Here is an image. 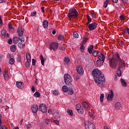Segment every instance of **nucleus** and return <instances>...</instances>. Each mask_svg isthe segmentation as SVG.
I'll return each mask as SVG.
<instances>
[{
    "mask_svg": "<svg viewBox=\"0 0 129 129\" xmlns=\"http://www.w3.org/2000/svg\"><path fill=\"white\" fill-rule=\"evenodd\" d=\"M92 74L94 77L96 84L99 87H104L105 86V79L104 75L98 69L93 70Z\"/></svg>",
    "mask_w": 129,
    "mask_h": 129,
    "instance_id": "nucleus-1",
    "label": "nucleus"
},
{
    "mask_svg": "<svg viewBox=\"0 0 129 129\" xmlns=\"http://www.w3.org/2000/svg\"><path fill=\"white\" fill-rule=\"evenodd\" d=\"M117 61H121V58H119L118 53H115L112 58H109L110 67L112 68L113 69L116 68L117 66Z\"/></svg>",
    "mask_w": 129,
    "mask_h": 129,
    "instance_id": "nucleus-2",
    "label": "nucleus"
},
{
    "mask_svg": "<svg viewBox=\"0 0 129 129\" xmlns=\"http://www.w3.org/2000/svg\"><path fill=\"white\" fill-rule=\"evenodd\" d=\"M78 18V12L75 8H72L69 10L68 19L71 21V19H76Z\"/></svg>",
    "mask_w": 129,
    "mask_h": 129,
    "instance_id": "nucleus-3",
    "label": "nucleus"
},
{
    "mask_svg": "<svg viewBox=\"0 0 129 129\" xmlns=\"http://www.w3.org/2000/svg\"><path fill=\"white\" fill-rule=\"evenodd\" d=\"M64 80L67 85H72V77L69 74H64Z\"/></svg>",
    "mask_w": 129,
    "mask_h": 129,
    "instance_id": "nucleus-4",
    "label": "nucleus"
},
{
    "mask_svg": "<svg viewBox=\"0 0 129 129\" xmlns=\"http://www.w3.org/2000/svg\"><path fill=\"white\" fill-rule=\"evenodd\" d=\"M85 127L86 129H95V126L92 122L89 121L85 122Z\"/></svg>",
    "mask_w": 129,
    "mask_h": 129,
    "instance_id": "nucleus-5",
    "label": "nucleus"
},
{
    "mask_svg": "<svg viewBox=\"0 0 129 129\" xmlns=\"http://www.w3.org/2000/svg\"><path fill=\"white\" fill-rule=\"evenodd\" d=\"M58 47H59V44L56 42H53L50 44L49 49L50 50H53V51H56L57 49H58Z\"/></svg>",
    "mask_w": 129,
    "mask_h": 129,
    "instance_id": "nucleus-6",
    "label": "nucleus"
},
{
    "mask_svg": "<svg viewBox=\"0 0 129 129\" xmlns=\"http://www.w3.org/2000/svg\"><path fill=\"white\" fill-rule=\"evenodd\" d=\"M39 109L42 112H47V106L45 104H40L39 105Z\"/></svg>",
    "mask_w": 129,
    "mask_h": 129,
    "instance_id": "nucleus-7",
    "label": "nucleus"
},
{
    "mask_svg": "<svg viewBox=\"0 0 129 129\" xmlns=\"http://www.w3.org/2000/svg\"><path fill=\"white\" fill-rule=\"evenodd\" d=\"M88 28L90 31H93L97 28V24L95 23H93L89 24Z\"/></svg>",
    "mask_w": 129,
    "mask_h": 129,
    "instance_id": "nucleus-8",
    "label": "nucleus"
},
{
    "mask_svg": "<svg viewBox=\"0 0 129 129\" xmlns=\"http://www.w3.org/2000/svg\"><path fill=\"white\" fill-rule=\"evenodd\" d=\"M76 109L77 110V111H78L79 113H81V114H82V113L84 112V110H83V108L81 107L80 105H79V104H78L76 105Z\"/></svg>",
    "mask_w": 129,
    "mask_h": 129,
    "instance_id": "nucleus-9",
    "label": "nucleus"
},
{
    "mask_svg": "<svg viewBox=\"0 0 129 129\" xmlns=\"http://www.w3.org/2000/svg\"><path fill=\"white\" fill-rule=\"evenodd\" d=\"M113 92L112 90H110L108 94V96H107V100H109L110 101H112L113 98Z\"/></svg>",
    "mask_w": 129,
    "mask_h": 129,
    "instance_id": "nucleus-10",
    "label": "nucleus"
},
{
    "mask_svg": "<svg viewBox=\"0 0 129 129\" xmlns=\"http://www.w3.org/2000/svg\"><path fill=\"white\" fill-rule=\"evenodd\" d=\"M77 71L80 75H82L83 73H84V70H83V68L81 67V66H78L77 68Z\"/></svg>",
    "mask_w": 129,
    "mask_h": 129,
    "instance_id": "nucleus-11",
    "label": "nucleus"
},
{
    "mask_svg": "<svg viewBox=\"0 0 129 129\" xmlns=\"http://www.w3.org/2000/svg\"><path fill=\"white\" fill-rule=\"evenodd\" d=\"M24 31H25V29H24L23 27H20L18 29L17 33L20 37H23V35H24Z\"/></svg>",
    "mask_w": 129,
    "mask_h": 129,
    "instance_id": "nucleus-12",
    "label": "nucleus"
},
{
    "mask_svg": "<svg viewBox=\"0 0 129 129\" xmlns=\"http://www.w3.org/2000/svg\"><path fill=\"white\" fill-rule=\"evenodd\" d=\"M31 110L33 113H37L38 112V110H39V108L38 107V105L36 104H34L31 107Z\"/></svg>",
    "mask_w": 129,
    "mask_h": 129,
    "instance_id": "nucleus-13",
    "label": "nucleus"
},
{
    "mask_svg": "<svg viewBox=\"0 0 129 129\" xmlns=\"http://www.w3.org/2000/svg\"><path fill=\"white\" fill-rule=\"evenodd\" d=\"M16 86L18 88L22 89L24 86V83L23 82H16Z\"/></svg>",
    "mask_w": 129,
    "mask_h": 129,
    "instance_id": "nucleus-14",
    "label": "nucleus"
},
{
    "mask_svg": "<svg viewBox=\"0 0 129 129\" xmlns=\"http://www.w3.org/2000/svg\"><path fill=\"white\" fill-rule=\"evenodd\" d=\"M98 58L100 61H102L103 62H104V60H105V56L102 53H101L100 54L98 55Z\"/></svg>",
    "mask_w": 129,
    "mask_h": 129,
    "instance_id": "nucleus-15",
    "label": "nucleus"
},
{
    "mask_svg": "<svg viewBox=\"0 0 129 129\" xmlns=\"http://www.w3.org/2000/svg\"><path fill=\"white\" fill-rule=\"evenodd\" d=\"M49 24V22H48V21L44 20L43 22V27L44 29H47L48 28V25Z\"/></svg>",
    "mask_w": 129,
    "mask_h": 129,
    "instance_id": "nucleus-16",
    "label": "nucleus"
},
{
    "mask_svg": "<svg viewBox=\"0 0 129 129\" xmlns=\"http://www.w3.org/2000/svg\"><path fill=\"white\" fill-rule=\"evenodd\" d=\"M115 107L116 109H120L121 108V104L120 102H117L115 103Z\"/></svg>",
    "mask_w": 129,
    "mask_h": 129,
    "instance_id": "nucleus-17",
    "label": "nucleus"
},
{
    "mask_svg": "<svg viewBox=\"0 0 129 129\" xmlns=\"http://www.w3.org/2000/svg\"><path fill=\"white\" fill-rule=\"evenodd\" d=\"M10 50L12 52H16V51H17V47H16V45H12L10 47Z\"/></svg>",
    "mask_w": 129,
    "mask_h": 129,
    "instance_id": "nucleus-18",
    "label": "nucleus"
},
{
    "mask_svg": "<svg viewBox=\"0 0 129 129\" xmlns=\"http://www.w3.org/2000/svg\"><path fill=\"white\" fill-rule=\"evenodd\" d=\"M20 41V39L18 37H14L13 39L14 44H18Z\"/></svg>",
    "mask_w": 129,
    "mask_h": 129,
    "instance_id": "nucleus-19",
    "label": "nucleus"
},
{
    "mask_svg": "<svg viewBox=\"0 0 129 129\" xmlns=\"http://www.w3.org/2000/svg\"><path fill=\"white\" fill-rule=\"evenodd\" d=\"M1 36L3 39H5L6 38V36H7V33H6V30H3L1 31Z\"/></svg>",
    "mask_w": 129,
    "mask_h": 129,
    "instance_id": "nucleus-20",
    "label": "nucleus"
},
{
    "mask_svg": "<svg viewBox=\"0 0 129 129\" xmlns=\"http://www.w3.org/2000/svg\"><path fill=\"white\" fill-rule=\"evenodd\" d=\"M3 75L4 76L5 80H8V79H9V74H8V73H7V72H6V71L4 72Z\"/></svg>",
    "mask_w": 129,
    "mask_h": 129,
    "instance_id": "nucleus-21",
    "label": "nucleus"
},
{
    "mask_svg": "<svg viewBox=\"0 0 129 129\" xmlns=\"http://www.w3.org/2000/svg\"><path fill=\"white\" fill-rule=\"evenodd\" d=\"M92 50H93V45H91L88 48V52L89 54H92Z\"/></svg>",
    "mask_w": 129,
    "mask_h": 129,
    "instance_id": "nucleus-22",
    "label": "nucleus"
},
{
    "mask_svg": "<svg viewBox=\"0 0 129 129\" xmlns=\"http://www.w3.org/2000/svg\"><path fill=\"white\" fill-rule=\"evenodd\" d=\"M120 82L122 86H124V87H126V86H127V84H126V82H125V81H124V80H123V79H121L120 80Z\"/></svg>",
    "mask_w": 129,
    "mask_h": 129,
    "instance_id": "nucleus-23",
    "label": "nucleus"
},
{
    "mask_svg": "<svg viewBox=\"0 0 129 129\" xmlns=\"http://www.w3.org/2000/svg\"><path fill=\"white\" fill-rule=\"evenodd\" d=\"M83 105L85 107V108H86V109H89V105L87 103H86V102H84V103H83Z\"/></svg>",
    "mask_w": 129,
    "mask_h": 129,
    "instance_id": "nucleus-24",
    "label": "nucleus"
},
{
    "mask_svg": "<svg viewBox=\"0 0 129 129\" xmlns=\"http://www.w3.org/2000/svg\"><path fill=\"white\" fill-rule=\"evenodd\" d=\"M116 74L118 77H120V76H121V70H120V68H118L116 72Z\"/></svg>",
    "mask_w": 129,
    "mask_h": 129,
    "instance_id": "nucleus-25",
    "label": "nucleus"
},
{
    "mask_svg": "<svg viewBox=\"0 0 129 129\" xmlns=\"http://www.w3.org/2000/svg\"><path fill=\"white\" fill-rule=\"evenodd\" d=\"M64 61V65H68V63L70 61V59L69 58V57H65Z\"/></svg>",
    "mask_w": 129,
    "mask_h": 129,
    "instance_id": "nucleus-26",
    "label": "nucleus"
},
{
    "mask_svg": "<svg viewBox=\"0 0 129 129\" xmlns=\"http://www.w3.org/2000/svg\"><path fill=\"white\" fill-rule=\"evenodd\" d=\"M26 56L27 61H31V54L29 52L26 53Z\"/></svg>",
    "mask_w": 129,
    "mask_h": 129,
    "instance_id": "nucleus-27",
    "label": "nucleus"
},
{
    "mask_svg": "<svg viewBox=\"0 0 129 129\" xmlns=\"http://www.w3.org/2000/svg\"><path fill=\"white\" fill-rule=\"evenodd\" d=\"M40 59H41V62L42 65L43 66H45V63H44L45 60L44 59V57L42 56V55H40Z\"/></svg>",
    "mask_w": 129,
    "mask_h": 129,
    "instance_id": "nucleus-28",
    "label": "nucleus"
},
{
    "mask_svg": "<svg viewBox=\"0 0 129 129\" xmlns=\"http://www.w3.org/2000/svg\"><path fill=\"white\" fill-rule=\"evenodd\" d=\"M99 53V51H97L95 50H93V56H94V57H96V56H97V55H98V53Z\"/></svg>",
    "mask_w": 129,
    "mask_h": 129,
    "instance_id": "nucleus-29",
    "label": "nucleus"
},
{
    "mask_svg": "<svg viewBox=\"0 0 129 129\" xmlns=\"http://www.w3.org/2000/svg\"><path fill=\"white\" fill-rule=\"evenodd\" d=\"M15 63V59L14 58H11L9 60V64L11 65H14Z\"/></svg>",
    "mask_w": 129,
    "mask_h": 129,
    "instance_id": "nucleus-30",
    "label": "nucleus"
},
{
    "mask_svg": "<svg viewBox=\"0 0 129 129\" xmlns=\"http://www.w3.org/2000/svg\"><path fill=\"white\" fill-rule=\"evenodd\" d=\"M53 95H55V96H57V95H59V94H60V93H59L58 90H54L53 91Z\"/></svg>",
    "mask_w": 129,
    "mask_h": 129,
    "instance_id": "nucleus-31",
    "label": "nucleus"
},
{
    "mask_svg": "<svg viewBox=\"0 0 129 129\" xmlns=\"http://www.w3.org/2000/svg\"><path fill=\"white\" fill-rule=\"evenodd\" d=\"M62 90L63 92H67V91H68V87H67V86H63L62 87Z\"/></svg>",
    "mask_w": 129,
    "mask_h": 129,
    "instance_id": "nucleus-32",
    "label": "nucleus"
},
{
    "mask_svg": "<svg viewBox=\"0 0 129 129\" xmlns=\"http://www.w3.org/2000/svg\"><path fill=\"white\" fill-rule=\"evenodd\" d=\"M74 78L75 80L77 81L78 79H79V78H80V76L77 74H75Z\"/></svg>",
    "mask_w": 129,
    "mask_h": 129,
    "instance_id": "nucleus-33",
    "label": "nucleus"
},
{
    "mask_svg": "<svg viewBox=\"0 0 129 129\" xmlns=\"http://www.w3.org/2000/svg\"><path fill=\"white\" fill-rule=\"evenodd\" d=\"M18 47L20 48V49H23V48H24V47H25V44L21 43V42H19L18 44Z\"/></svg>",
    "mask_w": 129,
    "mask_h": 129,
    "instance_id": "nucleus-34",
    "label": "nucleus"
},
{
    "mask_svg": "<svg viewBox=\"0 0 129 129\" xmlns=\"http://www.w3.org/2000/svg\"><path fill=\"white\" fill-rule=\"evenodd\" d=\"M68 91L69 95H72L74 93V91L72 89H69Z\"/></svg>",
    "mask_w": 129,
    "mask_h": 129,
    "instance_id": "nucleus-35",
    "label": "nucleus"
},
{
    "mask_svg": "<svg viewBox=\"0 0 129 129\" xmlns=\"http://www.w3.org/2000/svg\"><path fill=\"white\" fill-rule=\"evenodd\" d=\"M104 99V94H101L100 96V100L101 102H103V100Z\"/></svg>",
    "mask_w": 129,
    "mask_h": 129,
    "instance_id": "nucleus-36",
    "label": "nucleus"
},
{
    "mask_svg": "<svg viewBox=\"0 0 129 129\" xmlns=\"http://www.w3.org/2000/svg\"><path fill=\"white\" fill-rule=\"evenodd\" d=\"M58 40L59 41H62L64 40V36L62 35H59L58 36Z\"/></svg>",
    "mask_w": 129,
    "mask_h": 129,
    "instance_id": "nucleus-37",
    "label": "nucleus"
},
{
    "mask_svg": "<svg viewBox=\"0 0 129 129\" xmlns=\"http://www.w3.org/2000/svg\"><path fill=\"white\" fill-rule=\"evenodd\" d=\"M34 96L35 97H40V96H41V94H40V93L38 92H36L34 94Z\"/></svg>",
    "mask_w": 129,
    "mask_h": 129,
    "instance_id": "nucleus-38",
    "label": "nucleus"
},
{
    "mask_svg": "<svg viewBox=\"0 0 129 129\" xmlns=\"http://www.w3.org/2000/svg\"><path fill=\"white\" fill-rule=\"evenodd\" d=\"M67 113H68V114H70L71 116L73 115V111H72V110L68 109Z\"/></svg>",
    "mask_w": 129,
    "mask_h": 129,
    "instance_id": "nucleus-39",
    "label": "nucleus"
},
{
    "mask_svg": "<svg viewBox=\"0 0 129 129\" xmlns=\"http://www.w3.org/2000/svg\"><path fill=\"white\" fill-rule=\"evenodd\" d=\"M121 63V64L120 66V67L119 68H123L124 67H125V64H124V62H123L121 59V61H119Z\"/></svg>",
    "mask_w": 129,
    "mask_h": 129,
    "instance_id": "nucleus-40",
    "label": "nucleus"
},
{
    "mask_svg": "<svg viewBox=\"0 0 129 129\" xmlns=\"http://www.w3.org/2000/svg\"><path fill=\"white\" fill-rule=\"evenodd\" d=\"M100 60H97L96 61V65L98 67H100L101 66V62Z\"/></svg>",
    "mask_w": 129,
    "mask_h": 129,
    "instance_id": "nucleus-41",
    "label": "nucleus"
},
{
    "mask_svg": "<svg viewBox=\"0 0 129 129\" xmlns=\"http://www.w3.org/2000/svg\"><path fill=\"white\" fill-rule=\"evenodd\" d=\"M74 37H75V38H79V34L77 32H74Z\"/></svg>",
    "mask_w": 129,
    "mask_h": 129,
    "instance_id": "nucleus-42",
    "label": "nucleus"
},
{
    "mask_svg": "<svg viewBox=\"0 0 129 129\" xmlns=\"http://www.w3.org/2000/svg\"><path fill=\"white\" fill-rule=\"evenodd\" d=\"M37 15V12L33 11L31 12V17H35Z\"/></svg>",
    "mask_w": 129,
    "mask_h": 129,
    "instance_id": "nucleus-43",
    "label": "nucleus"
},
{
    "mask_svg": "<svg viewBox=\"0 0 129 129\" xmlns=\"http://www.w3.org/2000/svg\"><path fill=\"white\" fill-rule=\"evenodd\" d=\"M108 5V3L107 2H105L103 5L104 8H105V9H106L107 8Z\"/></svg>",
    "mask_w": 129,
    "mask_h": 129,
    "instance_id": "nucleus-44",
    "label": "nucleus"
},
{
    "mask_svg": "<svg viewBox=\"0 0 129 129\" xmlns=\"http://www.w3.org/2000/svg\"><path fill=\"white\" fill-rule=\"evenodd\" d=\"M44 121L46 124H49L50 123V121L47 118L44 119Z\"/></svg>",
    "mask_w": 129,
    "mask_h": 129,
    "instance_id": "nucleus-45",
    "label": "nucleus"
},
{
    "mask_svg": "<svg viewBox=\"0 0 129 129\" xmlns=\"http://www.w3.org/2000/svg\"><path fill=\"white\" fill-rule=\"evenodd\" d=\"M85 49V47L84 45H82L80 47V50L81 52H84V50Z\"/></svg>",
    "mask_w": 129,
    "mask_h": 129,
    "instance_id": "nucleus-46",
    "label": "nucleus"
},
{
    "mask_svg": "<svg viewBox=\"0 0 129 129\" xmlns=\"http://www.w3.org/2000/svg\"><path fill=\"white\" fill-rule=\"evenodd\" d=\"M9 30H14V27H13V25L12 24H9Z\"/></svg>",
    "mask_w": 129,
    "mask_h": 129,
    "instance_id": "nucleus-47",
    "label": "nucleus"
},
{
    "mask_svg": "<svg viewBox=\"0 0 129 129\" xmlns=\"http://www.w3.org/2000/svg\"><path fill=\"white\" fill-rule=\"evenodd\" d=\"M29 61V60H27V61L26 62V63H25L26 67H29V66H30V62Z\"/></svg>",
    "mask_w": 129,
    "mask_h": 129,
    "instance_id": "nucleus-48",
    "label": "nucleus"
},
{
    "mask_svg": "<svg viewBox=\"0 0 129 129\" xmlns=\"http://www.w3.org/2000/svg\"><path fill=\"white\" fill-rule=\"evenodd\" d=\"M32 65H33V66L36 65V59H35V58L32 59Z\"/></svg>",
    "mask_w": 129,
    "mask_h": 129,
    "instance_id": "nucleus-49",
    "label": "nucleus"
},
{
    "mask_svg": "<svg viewBox=\"0 0 129 129\" xmlns=\"http://www.w3.org/2000/svg\"><path fill=\"white\" fill-rule=\"evenodd\" d=\"M8 44H9V45H12V44H13V40H12V39H10L8 41Z\"/></svg>",
    "mask_w": 129,
    "mask_h": 129,
    "instance_id": "nucleus-50",
    "label": "nucleus"
},
{
    "mask_svg": "<svg viewBox=\"0 0 129 129\" xmlns=\"http://www.w3.org/2000/svg\"><path fill=\"white\" fill-rule=\"evenodd\" d=\"M87 19H88V22L91 23L92 20H91V18H90V16H89V15H87Z\"/></svg>",
    "mask_w": 129,
    "mask_h": 129,
    "instance_id": "nucleus-51",
    "label": "nucleus"
},
{
    "mask_svg": "<svg viewBox=\"0 0 129 129\" xmlns=\"http://www.w3.org/2000/svg\"><path fill=\"white\" fill-rule=\"evenodd\" d=\"M19 40L21 42V43H24V42H25V38H24V37L19 38Z\"/></svg>",
    "mask_w": 129,
    "mask_h": 129,
    "instance_id": "nucleus-52",
    "label": "nucleus"
},
{
    "mask_svg": "<svg viewBox=\"0 0 129 129\" xmlns=\"http://www.w3.org/2000/svg\"><path fill=\"white\" fill-rule=\"evenodd\" d=\"M122 2L124 5H125V4H127L128 0H122Z\"/></svg>",
    "mask_w": 129,
    "mask_h": 129,
    "instance_id": "nucleus-53",
    "label": "nucleus"
},
{
    "mask_svg": "<svg viewBox=\"0 0 129 129\" xmlns=\"http://www.w3.org/2000/svg\"><path fill=\"white\" fill-rule=\"evenodd\" d=\"M53 122H55L56 124H57V125H59V121L57 120H53Z\"/></svg>",
    "mask_w": 129,
    "mask_h": 129,
    "instance_id": "nucleus-54",
    "label": "nucleus"
},
{
    "mask_svg": "<svg viewBox=\"0 0 129 129\" xmlns=\"http://www.w3.org/2000/svg\"><path fill=\"white\" fill-rule=\"evenodd\" d=\"M120 18L121 20L123 21L124 20V19H125L124 15H121L120 16Z\"/></svg>",
    "mask_w": 129,
    "mask_h": 129,
    "instance_id": "nucleus-55",
    "label": "nucleus"
},
{
    "mask_svg": "<svg viewBox=\"0 0 129 129\" xmlns=\"http://www.w3.org/2000/svg\"><path fill=\"white\" fill-rule=\"evenodd\" d=\"M87 40H88V39L87 38H85L83 40V43L84 44H85L86 43V42H87Z\"/></svg>",
    "mask_w": 129,
    "mask_h": 129,
    "instance_id": "nucleus-56",
    "label": "nucleus"
},
{
    "mask_svg": "<svg viewBox=\"0 0 129 129\" xmlns=\"http://www.w3.org/2000/svg\"><path fill=\"white\" fill-rule=\"evenodd\" d=\"M31 89H32V91L33 92H35V91H36V89L35 88V87H34V86L32 87Z\"/></svg>",
    "mask_w": 129,
    "mask_h": 129,
    "instance_id": "nucleus-57",
    "label": "nucleus"
},
{
    "mask_svg": "<svg viewBox=\"0 0 129 129\" xmlns=\"http://www.w3.org/2000/svg\"><path fill=\"white\" fill-rule=\"evenodd\" d=\"M32 125H31V124H28L27 125L26 127L27 128H30V127H31Z\"/></svg>",
    "mask_w": 129,
    "mask_h": 129,
    "instance_id": "nucleus-58",
    "label": "nucleus"
},
{
    "mask_svg": "<svg viewBox=\"0 0 129 129\" xmlns=\"http://www.w3.org/2000/svg\"><path fill=\"white\" fill-rule=\"evenodd\" d=\"M113 3H114V4H117L118 3V0H112Z\"/></svg>",
    "mask_w": 129,
    "mask_h": 129,
    "instance_id": "nucleus-59",
    "label": "nucleus"
},
{
    "mask_svg": "<svg viewBox=\"0 0 129 129\" xmlns=\"http://www.w3.org/2000/svg\"><path fill=\"white\" fill-rule=\"evenodd\" d=\"M41 10L43 13H45V8L44 7H42Z\"/></svg>",
    "mask_w": 129,
    "mask_h": 129,
    "instance_id": "nucleus-60",
    "label": "nucleus"
},
{
    "mask_svg": "<svg viewBox=\"0 0 129 129\" xmlns=\"http://www.w3.org/2000/svg\"><path fill=\"white\" fill-rule=\"evenodd\" d=\"M2 129H8V128H7V127H6L5 125H3L2 126Z\"/></svg>",
    "mask_w": 129,
    "mask_h": 129,
    "instance_id": "nucleus-61",
    "label": "nucleus"
},
{
    "mask_svg": "<svg viewBox=\"0 0 129 129\" xmlns=\"http://www.w3.org/2000/svg\"><path fill=\"white\" fill-rule=\"evenodd\" d=\"M52 113V110L51 109H48V113Z\"/></svg>",
    "mask_w": 129,
    "mask_h": 129,
    "instance_id": "nucleus-62",
    "label": "nucleus"
},
{
    "mask_svg": "<svg viewBox=\"0 0 129 129\" xmlns=\"http://www.w3.org/2000/svg\"><path fill=\"white\" fill-rule=\"evenodd\" d=\"M114 80H115L116 81V80H117V77L116 76V75H115L114 76Z\"/></svg>",
    "mask_w": 129,
    "mask_h": 129,
    "instance_id": "nucleus-63",
    "label": "nucleus"
},
{
    "mask_svg": "<svg viewBox=\"0 0 129 129\" xmlns=\"http://www.w3.org/2000/svg\"><path fill=\"white\" fill-rule=\"evenodd\" d=\"M52 34H53V35H55V34H56V30H53L52 31Z\"/></svg>",
    "mask_w": 129,
    "mask_h": 129,
    "instance_id": "nucleus-64",
    "label": "nucleus"
}]
</instances>
